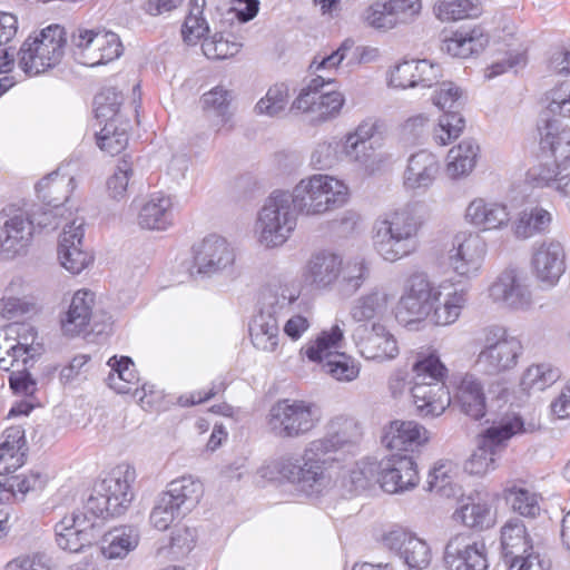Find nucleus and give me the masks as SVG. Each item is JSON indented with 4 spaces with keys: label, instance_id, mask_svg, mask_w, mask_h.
I'll return each instance as SVG.
<instances>
[{
    "label": "nucleus",
    "instance_id": "39448f33",
    "mask_svg": "<svg viewBox=\"0 0 570 570\" xmlns=\"http://www.w3.org/2000/svg\"><path fill=\"white\" fill-rule=\"evenodd\" d=\"M289 195L298 214L321 215L345 203L347 187L332 176L317 174L302 179Z\"/></svg>",
    "mask_w": 570,
    "mask_h": 570
},
{
    "label": "nucleus",
    "instance_id": "4d7b16f0",
    "mask_svg": "<svg viewBox=\"0 0 570 570\" xmlns=\"http://www.w3.org/2000/svg\"><path fill=\"white\" fill-rule=\"evenodd\" d=\"M466 303L465 294L463 292H454L446 297L443 304L432 308L431 318L436 325H450L454 323Z\"/></svg>",
    "mask_w": 570,
    "mask_h": 570
},
{
    "label": "nucleus",
    "instance_id": "7ed1b4c3",
    "mask_svg": "<svg viewBox=\"0 0 570 570\" xmlns=\"http://www.w3.org/2000/svg\"><path fill=\"white\" fill-rule=\"evenodd\" d=\"M413 385L411 394L421 416H439L451 403L444 379L448 368L435 354L419 358L412 366Z\"/></svg>",
    "mask_w": 570,
    "mask_h": 570
},
{
    "label": "nucleus",
    "instance_id": "cd10ccee",
    "mask_svg": "<svg viewBox=\"0 0 570 570\" xmlns=\"http://www.w3.org/2000/svg\"><path fill=\"white\" fill-rule=\"evenodd\" d=\"M439 173L438 157L428 150H420L407 159L403 175L404 187L412 191H425L433 185Z\"/></svg>",
    "mask_w": 570,
    "mask_h": 570
},
{
    "label": "nucleus",
    "instance_id": "680f3d73",
    "mask_svg": "<svg viewBox=\"0 0 570 570\" xmlns=\"http://www.w3.org/2000/svg\"><path fill=\"white\" fill-rule=\"evenodd\" d=\"M33 365L22 364L12 366L9 374V386L17 395L30 396L37 390V382L31 376L29 368Z\"/></svg>",
    "mask_w": 570,
    "mask_h": 570
},
{
    "label": "nucleus",
    "instance_id": "0eeeda50",
    "mask_svg": "<svg viewBox=\"0 0 570 570\" xmlns=\"http://www.w3.org/2000/svg\"><path fill=\"white\" fill-rule=\"evenodd\" d=\"M320 407L304 400L283 399L275 402L266 416L269 432L278 439H298L321 422Z\"/></svg>",
    "mask_w": 570,
    "mask_h": 570
},
{
    "label": "nucleus",
    "instance_id": "72a5a7b5",
    "mask_svg": "<svg viewBox=\"0 0 570 570\" xmlns=\"http://www.w3.org/2000/svg\"><path fill=\"white\" fill-rule=\"evenodd\" d=\"M489 42V37L481 27L471 29H460L452 37L444 39L442 51L452 57L469 58L474 53L481 52Z\"/></svg>",
    "mask_w": 570,
    "mask_h": 570
},
{
    "label": "nucleus",
    "instance_id": "13d9d810",
    "mask_svg": "<svg viewBox=\"0 0 570 570\" xmlns=\"http://www.w3.org/2000/svg\"><path fill=\"white\" fill-rule=\"evenodd\" d=\"M185 514L179 508L173 504L170 499L160 494L150 512V523L159 531H165L174 522L175 519L181 518Z\"/></svg>",
    "mask_w": 570,
    "mask_h": 570
},
{
    "label": "nucleus",
    "instance_id": "c756f323",
    "mask_svg": "<svg viewBox=\"0 0 570 570\" xmlns=\"http://www.w3.org/2000/svg\"><path fill=\"white\" fill-rule=\"evenodd\" d=\"M393 298L387 289L375 286L353 301L350 316L356 323L379 322L387 314Z\"/></svg>",
    "mask_w": 570,
    "mask_h": 570
},
{
    "label": "nucleus",
    "instance_id": "0e129e2a",
    "mask_svg": "<svg viewBox=\"0 0 570 570\" xmlns=\"http://www.w3.org/2000/svg\"><path fill=\"white\" fill-rule=\"evenodd\" d=\"M239 45L224 39L222 33L205 38L202 43L204 55L209 59H227L239 51Z\"/></svg>",
    "mask_w": 570,
    "mask_h": 570
},
{
    "label": "nucleus",
    "instance_id": "6ab92c4d",
    "mask_svg": "<svg viewBox=\"0 0 570 570\" xmlns=\"http://www.w3.org/2000/svg\"><path fill=\"white\" fill-rule=\"evenodd\" d=\"M444 562L449 570H488L489 562L483 541H473L460 533L445 546Z\"/></svg>",
    "mask_w": 570,
    "mask_h": 570
},
{
    "label": "nucleus",
    "instance_id": "8fccbe9b",
    "mask_svg": "<svg viewBox=\"0 0 570 570\" xmlns=\"http://www.w3.org/2000/svg\"><path fill=\"white\" fill-rule=\"evenodd\" d=\"M22 325H8L0 330V370L9 371L14 365H21L20 356L26 353L24 350L17 347L14 334L23 330Z\"/></svg>",
    "mask_w": 570,
    "mask_h": 570
},
{
    "label": "nucleus",
    "instance_id": "7c9ffc66",
    "mask_svg": "<svg viewBox=\"0 0 570 570\" xmlns=\"http://www.w3.org/2000/svg\"><path fill=\"white\" fill-rule=\"evenodd\" d=\"M455 400L461 411L473 420H480L485 415L484 387L475 375L465 373L460 377L456 384Z\"/></svg>",
    "mask_w": 570,
    "mask_h": 570
},
{
    "label": "nucleus",
    "instance_id": "6e6d98bb",
    "mask_svg": "<svg viewBox=\"0 0 570 570\" xmlns=\"http://www.w3.org/2000/svg\"><path fill=\"white\" fill-rule=\"evenodd\" d=\"M342 274L338 281V289L344 295H352L370 276V268L366 263L362 261L348 262L344 267L341 266Z\"/></svg>",
    "mask_w": 570,
    "mask_h": 570
},
{
    "label": "nucleus",
    "instance_id": "09e8293b",
    "mask_svg": "<svg viewBox=\"0 0 570 570\" xmlns=\"http://www.w3.org/2000/svg\"><path fill=\"white\" fill-rule=\"evenodd\" d=\"M128 124L106 122L96 134L98 147L111 156L121 153L128 144Z\"/></svg>",
    "mask_w": 570,
    "mask_h": 570
},
{
    "label": "nucleus",
    "instance_id": "bf43d9fd",
    "mask_svg": "<svg viewBox=\"0 0 570 570\" xmlns=\"http://www.w3.org/2000/svg\"><path fill=\"white\" fill-rule=\"evenodd\" d=\"M94 45L100 50V60L108 63L122 55V43L117 33L107 30H95Z\"/></svg>",
    "mask_w": 570,
    "mask_h": 570
},
{
    "label": "nucleus",
    "instance_id": "338daca9",
    "mask_svg": "<svg viewBox=\"0 0 570 570\" xmlns=\"http://www.w3.org/2000/svg\"><path fill=\"white\" fill-rule=\"evenodd\" d=\"M344 154L346 158L362 167L371 168L376 158L374 144H365L364 141L355 142L345 140Z\"/></svg>",
    "mask_w": 570,
    "mask_h": 570
},
{
    "label": "nucleus",
    "instance_id": "ea45409f",
    "mask_svg": "<svg viewBox=\"0 0 570 570\" xmlns=\"http://www.w3.org/2000/svg\"><path fill=\"white\" fill-rule=\"evenodd\" d=\"M202 493L200 482L193 480L190 476H183L171 481L161 494L170 499L173 504L186 514L198 503Z\"/></svg>",
    "mask_w": 570,
    "mask_h": 570
},
{
    "label": "nucleus",
    "instance_id": "a19ab883",
    "mask_svg": "<svg viewBox=\"0 0 570 570\" xmlns=\"http://www.w3.org/2000/svg\"><path fill=\"white\" fill-rule=\"evenodd\" d=\"M456 466L449 460L438 461L429 472L426 490L440 497L454 498L461 493V488L453 481Z\"/></svg>",
    "mask_w": 570,
    "mask_h": 570
},
{
    "label": "nucleus",
    "instance_id": "5fc2aeb1",
    "mask_svg": "<svg viewBox=\"0 0 570 570\" xmlns=\"http://www.w3.org/2000/svg\"><path fill=\"white\" fill-rule=\"evenodd\" d=\"M288 88L284 83L272 86L266 95L258 100L255 106L257 115H266L268 117L279 116L286 110L288 105Z\"/></svg>",
    "mask_w": 570,
    "mask_h": 570
},
{
    "label": "nucleus",
    "instance_id": "a211bd4d",
    "mask_svg": "<svg viewBox=\"0 0 570 570\" xmlns=\"http://www.w3.org/2000/svg\"><path fill=\"white\" fill-rule=\"evenodd\" d=\"M353 337L361 355L366 360L391 361L400 353L396 338L380 322L358 325Z\"/></svg>",
    "mask_w": 570,
    "mask_h": 570
},
{
    "label": "nucleus",
    "instance_id": "a878e982",
    "mask_svg": "<svg viewBox=\"0 0 570 570\" xmlns=\"http://www.w3.org/2000/svg\"><path fill=\"white\" fill-rule=\"evenodd\" d=\"M442 77L441 67L428 59L410 60L399 63L391 75V85L399 88L417 86L430 88L439 83Z\"/></svg>",
    "mask_w": 570,
    "mask_h": 570
},
{
    "label": "nucleus",
    "instance_id": "e433bc0d",
    "mask_svg": "<svg viewBox=\"0 0 570 570\" xmlns=\"http://www.w3.org/2000/svg\"><path fill=\"white\" fill-rule=\"evenodd\" d=\"M480 147L471 138L463 139L448 154L446 174L452 179L468 176L476 165Z\"/></svg>",
    "mask_w": 570,
    "mask_h": 570
},
{
    "label": "nucleus",
    "instance_id": "37998d69",
    "mask_svg": "<svg viewBox=\"0 0 570 570\" xmlns=\"http://www.w3.org/2000/svg\"><path fill=\"white\" fill-rule=\"evenodd\" d=\"M95 30L77 28L70 36V50L75 60L83 66L96 67L104 65L100 50L94 45Z\"/></svg>",
    "mask_w": 570,
    "mask_h": 570
},
{
    "label": "nucleus",
    "instance_id": "c9c22d12",
    "mask_svg": "<svg viewBox=\"0 0 570 570\" xmlns=\"http://www.w3.org/2000/svg\"><path fill=\"white\" fill-rule=\"evenodd\" d=\"M501 547L504 561L533 551V546L527 533L525 525L520 519H510L502 527Z\"/></svg>",
    "mask_w": 570,
    "mask_h": 570
},
{
    "label": "nucleus",
    "instance_id": "4be33fe9",
    "mask_svg": "<svg viewBox=\"0 0 570 570\" xmlns=\"http://www.w3.org/2000/svg\"><path fill=\"white\" fill-rule=\"evenodd\" d=\"M194 254L198 273L212 275L230 266L235 254L227 240L217 235L205 237L196 247Z\"/></svg>",
    "mask_w": 570,
    "mask_h": 570
},
{
    "label": "nucleus",
    "instance_id": "f257e3e1",
    "mask_svg": "<svg viewBox=\"0 0 570 570\" xmlns=\"http://www.w3.org/2000/svg\"><path fill=\"white\" fill-rule=\"evenodd\" d=\"M422 208L420 203H409L375 222L373 244L383 259L396 262L417 249V234L424 223Z\"/></svg>",
    "mask_w": 570,
    "mask_h": 570
},
{
    "label": "nucleus",
    "instance_id": "423d86ee",
    "mask_svg": "<svg viewBox=\"0 0 570 570\" xmlns=\"http://www.w3.org/2000/svg\"><path fill=\"white\" fill-rule=\"evenodd\" d=\"M67 37L60 24H50L28 37L18 56L19 67L28 76H38L57 67L65 55Z\"/></svg>",
    "mask_w": 570,
    "mask_h": 570
},
{
    "label": "nucleus",
    "instance_id": "bb28decb",
    "mask_svg": "<svg viewBox=\"0 0 570 570\" xmlns=\"http://www.w3.org/2000/svg\"><path fill=\"white\" fill-rule=\"evenodd\" d=\"M362 436L361 426L352 417L336 416L330 421L324 436L312 441V450L323 451L330 458L346 445L355 444Z\"/></svg>",
    "mask_w": 570,
    "mask_h": 570
},
{
    "label": "nucleus",
    "instance_id": "ddd939ff",
    "mask_svg": "<svg viewBox=\"0 0 570 570\" xmlns=\"http://www.w3.org/2000/svg\"><path fill=\"white\" fill-rule=\"evenodd\" d=\"M441 292L424 273L411 275L405 291L396 307L395 317L399 323L407 326L421 322L431 315L434 304L440 299Z\"/></svg>",
    "mask_w": 570,
    "mask_h": 570
},
{
    "label": "nucleus",
    "instance_id": "f704fd0d",
    "mask_svg": "<svg viewBox=\"0 0 570 570\" xmlns=\"http://www.w3.org/2000/svg\"><path fill=\"white\" fill-rule=\"evenodd\" d=\"M341 265L340 256L327 252L317 253L306 265L305 278L316 288H327L338 279Z\"/></svg>",
    "mask_w": 570,
    "mask_h": 570
},
{
    "label": "nucleus",
    "instance_id": "58836bf2",
    "mask_svg": "<svg viewBox=\"0 0 570 570\" xmlns=\"http://www.w3.org/2000/svg\"><path fill=\"white\" fill-rule=\"evenodd\" d=\"M138 542L139 533L136 528H115L102 537L100 550L107 559H122L138 546Z\"/></svg>",
    "mask_w": 570,
    "mask_h": 570
},
{
    "label": "nucleus",
    "instance_id": "e2e57ef3",
    "mask_svg": "<svg viewBox=\"0 0 570 570\" xmlns=\"http://www.w3.org/2000/svg\"><path fill=\"white\" fill-rule=\"evenodd\" d=\"M473 4L470 0H439L434 13L441 21H455L471 16Z\"/></svg>",
    "mask_w": 570,
    "mask_h": 570
},
{
    "label": "nucleus",
    "instance_id": "9b49d317",
    "mask_svg": "<svg viewBox=\"0 0 570 570\" xmlns=\"http://www.w3.org/2000/svg\"><path fill=\"white\" fill-rule=\"evenodd\" d=\"M330 460L333 458L323 451L312 450L311 441L301 459L283 458L278 471L288 481L297 484L305 494L314 495L321 493L326 485L325 469Z\"/></svg>",
    "mask_w": 570,
    "mask_h": 570
},
{
    "label": "nucleus",
    "instance_id": "49530a36",
    "mask_svg": "<svg viewBox=\"0 0 570 570\" xmlns=\"http://www.w3.org/2000/svg\"><path fill=\"white\" fill-rule=\"evenodd\" d=\"M551 220V214L542 207L525 208L514 224V234L518 238H530L547 232Z\"/></svg>",
    "mask_w": 570,
    "mask_h": 570
},
{
    "label": "nucleus",
    "instance_id": "6e6552de",
    "mask_svg": "<svg viewBox=\"0 0 570 570\" xmlns=\"http://www.w3.org/2000/svg\"><path fill=\"white\" fill-rule=\"evenodd\" d=\"M519 415L505 417L497 425L488 428L480 436L476 450L464 464V470L472 475H484L497 468L495 456L507 448L508 441L515 434L527 432Z\"/></svg>",
    "mask_w": 570,
    "mask_h": 570
},
{
    "label": "nucleus",
    "instance_id": "2eb2a0df",
    "mask_svg": "<svg viewBox=\"0 0 570 570\" xmlns=\"http://www.w3.org/2000/svg\"><path fill=\"white\" fill-rule=\"evenodd\" d=\"M432 101L444 111L434 128L433 140L436 145L445 146L456 139L464 128V119L459 110L463 107L465 98L460 87L451 81H444L433 95Z\"/></svg>",
    "mask_w": 570,
    "mask_h": 570
},
{
    "label": "nucleus",
    "instance_id": "79ce46f5",
    "mask_svg": "<svg viewBox=\"0 0 570 570\" xmlns=\"http://www.w3.org/2000/svg\"><path fill=\"white\" fill-rule=\"evenodd\" d=\"M298 298V294L288 287H278L263 292L261 298V308L257 315L266 318H279L285 316L292 304Z\"/></svg>",
    "mask_w": 570,
    "mask_h": 570
},
{
    "label": "nucleus",
    "instance_id": "052dcab7",
    "mask_svg": "<svg viewBox=\"0 0 570 570\" xmlns=\"http://www.w3.org/2000/svg\"><path fill=\"white\" fill-rule=\"evenodd\" d=\"M1 446L8 453L9 459L14 461L10 465L6 466V469H16L20 466L23 463L22 459L24 456V431L20 426H12L6 430L4 441L1 443Z\"/></svg>",
    "mask_w": 570,
    "mask_h": 570
},
{
    "label": "nucleus",
    "instance_id": "3c124183",
    "mask_svg": "<svg viewBox=\"0 0 570 570\" xmlns=\"http://www.w3.org/2000/svg\"><path fill=\"white\" fill-rule=\"evenodd\" d=\"M122 101L124 97L121 92L117 91L115 88H105L96 95L94 100L96 118L100 121H105V124L109 121L114 124L118 122Z\"/></svg>",
    "mask_w": 570,
    "mask_h": 570
},
{
    "label": "nucleus",
    "instance_id": "4468645a",
    "mask_svg": "<svg viewBox=\"0 0 570 570\" xmlns=\"http://www.w3.org/2000/svg\"><path fill=\"white\" fill-rule=\"evenodd\" d=\"M342 338L343 331L338 325H334L308 345L305 354L308 360L322 363L323 370L337 381L350 382L357 377L360 368L350 356L332 352V348H336Z\"/></svg>",
    "mask_w": 570,
    "mask_h": 570
},
{
    "label": "nucleus",
    "instance_id": "c03bdc74",
    "mask_svg": "<svg viewBox=\"0 0 570 570\" xmlns=\"http://www.w3.org/2000/svg\"><path fill=\"white\" fill-rule=\"evenodd\" d=\"M253 345L264 352H275L279 346V323L275 318L256 315L249 325Z\"/></svg>",
    "mask_w": 570,
    "mask_h": 570
},
{
    "label": "nucleus",
    "instance_id": "4c0bfd02",
    "mask_svg": "<svg viewBox=\"0 0 570 570\" xmlns=\"http://www.w3.org/2000/svg\"><path fill=\"white\" fill-rule=\"evenodd\" d=\"M381 463L374 458H366L355 463L343 478L342 485L351 495H357L379 482Z\"/></svg>",
    "mask_w": 570,
    "mask_h": 570
},
{
    "label": "nucleus",
    "instance_id": "69168bd1",
    "mask_svg": "<svg viewBox=\"0 0 570 570\" xmlns=\"http://www.w3.org/2000/svg\"><path fill=\"white\" fill-rule=\"evenodd\" d=\"M132 174L131 163L126 159L119 161L114 175L107 181L108 191L112 198L119 200L126 197L127 187Z\"/></svg>",
    "mask_w": 570,
    "mask_h": 570
},
{
    "label": "nucleus",
    "instance_id": "dca6fc26",
    "mask_svg": "<svg viewBox=\"0 0 570 570\" xmlns=\"http://www.w3.org/2000/svg\"><path fill=\"white\" fill-rule=\"evenodd\" d=\"M381 543L397 557L407 570H424L431 563L432 552L429 544L403 528H393L385 532Z\"/></svg>",
    "mask_w": 570,
    "mask_h": 570
},
{
    "label": "nucleus",
    "instance_id": "aec40b11",
    "mask_svg": "<svg viewBox=\"0 0 570 570\" xmlns=\"http://www.w3.org/2000/svg\"><path fill=\"white\" fill-rule=\"evenodd\" d=\"M494 303L513 311H527L532 306V293L517 269H504L489 287Z\"/></svg>",
    "mask_w": 570,
    "mask_h": 570
},
{
    "label": "nucleus",
    "instance_id": "f8f14e48",
    "mask_svg": "<svg viewBox=\"0 0 570 570\" xmlns=\"http://www.w3.org/2000/svg\"><path fill=\"white\" fill-rule=\"evenodd\" d=\"M35 235V220L27 206L8 205L0 210V256L24 254Z\"/></svg>",
    "mask_w": 570,
    "mask_h": 570
},
{
    "label": "nucleus",
    "instance_id": "864d4df0",
    "mask_svg": "<svg viewBox=\"0 0 570 570\" xmlns=\"http://www.w3.org/2000/svg\"><path fill=\"white\" fill-rule=\"evenodd\" d=\"M560 377V371L550 364H537L529 366L522 375L523 390L543 391Z\"/></svg>",
    "mask_w": 570,
    "mask_h": 570
},
{
    "label": "nucleus",
    "instance_id": "f03ea898",
    "mask_svg": "<svg viewBox=\"0 0 570 570\" xmlns=\"http://www.w3.org/2000/svg\"><path fill=\"white\" fill-rule=\"evenodd\" d=\"M539 134L541 149L550 151L554 163L531 169L529 176L538 187H551L559 195L570 197V129L559 131L557 122L547 119Z\"/></svg>",
    "mask_w": 570,
    "mask_h": 570
},
{
    "label": "nucleus",
    "instance_id": "1a4fd4ad",
    "mask_svg": "<svg viewBox=\"0 0 570 570\" xmlns=\"http://www.w3.org/2000/svg\"><path fill=\"white\" fill-rule=\"evenodd\" d=\"M288 191L274 190L258 213L256 232L258 240L266 247L283 245L296 227Z\"/></svg>",
    "mask_w": 570,
    "mask_h": 570
},
{
    "label": "nucleus",
    "instance_id": "de8ad7c7",
    "mask_svg": "<svg viewBox=\"0 0 570 570\" xmlns=\"http://www.w3.org/2000/svg\"><path fill=\"white\" fill-rule=\"evenodd\" d=\"M546 98L548 100L547 111L541 116L538 128L546 127V120L556 121L558 128H560L559 121L556 119H551L550 116H562L570 117V82H561L554 88H552L549 92H547ZM562 129H559L561 131Z\"/></svg>",
    "mask_w": 570,
    "mask_h": 570
},
{
    "label": "nucleus",
    "instance_id": "f3484780",
    "mask_svg": "<svg viewBox=\"0 0 570 570\" xmlns=\"http://www.w3.org/2000/svg\"><path fill=\"white\" fill-rule=\"evenodd\" d=\"M95 294L88 289H80L76 292L71 298L68 309L61 316L60 324L65 335L77 336L88 331L92 322V332L102 333L111 322L101 320L98 321V314L94 312ZM108 316V321H110Z\"/></svg>",
    "mask_w": 570,
    "mask_h": 570
},
{
    "label": "nucleus",
    "instance_id": "5701e85b",
    "mask_svg": "<svg viewBox=\"0 0 570 570\" xmlns=\"http://www.w3.org/2000/svg\"><path fill=\"white\" fill-rule=\"evenodd\" d=\"M72 512L63 517L55 527L56 542L58 547L68 552H80L95 540L92 529L95 523L87 514Z\"/></svg>",
    "mask_w": 570,
    "mask_h": 570
},
{
    "label": "nucleus",
    "instance_id": "393cba45",
    "mask_svg": "<svg viewBox=\"0 0 570 570\" xmlns=\"http://www.w3.org/2000/svg\"><path fill=\"white\" fill-rule=\"evenodd\" d=\"M83 238L82 224L72 222L63 227L58 246L61 265L72 274L82 272L94 259L92 255L81 248Z\"/></svg>",
    "mask_w": 570,
    "mask_h": 570
},
{
    "label": "nucleus",
    "instance_id": "774afa93",
    "mask_svg": "<svg viewBox=\"0 0 570 570\" xmlns=\"http://www.w3.org/2000/svg\"><path fill=\"white\" fill-rule=\"evenodd\" d=\"M209 32V26L203 14L189 12L181 27L183 40L188 46H195Z\"/></svg>",
    "mask_w": 570,
    "mask_h": 570
},
{
    "label": "nucleus",
    "instance_id": "b1692460",
    "mask_svg": "<svg viewBox=\"0 0 570 570\" xmlns=\"http://www.w3.org/2000/svg\"><path fill=\"white\" fill-rule=\"evenodd\" d=\"M455 240L456 247L450 255L451 266L458 275L471 278L481 268L487 244L479 234L456 236Z\"/></svg>",
    "mask_w": 570,
    "mask_h": 570
},
{
    "label": "nucleus",
    "instance_id": "2f4dec72",
    "mask_svg": "<svg viewBox=\"0 0 570 570\" xmlns=\"http://www.w3.org/2000/svg\"><path fill=\"white\" fill-rule=\"evenodd\" d=\"M138 225L144 229L165 230L173 223V202L164 194H154L140 207Z\"/></svg>",
    "mask_w": 570,
    "mask_h": 570
},
{
    "label": "nucleus",
    "instance_id": "20e7f679",
    "mask_svg": "<svg viewBox=\"0 0 570 570\" xmlns=\"http://www.w3.org/2000/svg\"><path fill=\"white\" fill-rule=\"evenodd\" d=\"M135 480L136 471L132 466L126 464L116 468L112 474L94 490L83 505V511L77 512L87 514L89 520V515L107 519L124 514L134 498L131 484Z\"/></svg>",
    "mask_w": 570,
    "mask_h": 570
},
{
    "label": "nucleus",
    "instance_id": "9d476101",
    "mask_svg": "<svg viewBox=\"0 0 570 570\" xmlns=\"http://www.w3.org/2000/svg\"><path fill=\"white\" fill-rule=\"evenodd\" d=\"M483 347L476 360V365L488 375H498L513 368L522 354L520 340L509 335L508 330L492 324L482 330Z\"/></svg>",
    "mask_w": 570,
    "mask_h": 570
},
{
    "label": "nucleus",
    "instance_id": "a18cd8bd",
    "mask_svg": "<svg viewBox=\"0 0 570 570\" xmlns=\"http://www.w3.org/2000/svg\"><path fill=\"white\" fill-rule=\"evenodd\" d=\"M469 502L461 505L454 515L460 518L462 523L474 530H485L494 525L495 519L491 507L487 501L473 498L468 499Z\"/></svg>",
    "mask_w": 570,
    "mask_h": 570
},
{
    "label": "nucleus",
    "instance_id": "c85d7f7f",
    "mask_svg": "<svg viewBox=\"0 0 570 570\" xmlns=\"http://www.w3.org/2000/svg\"><path fill=\"white\" fill-rule=\"evenodd\" d=\"M429 439V431L417 422L395 420L384 432L382 443L390 450L413 452Z\"/></svg>",
    "mask_w": 570,
    "mask_h": 570
},
{
    "label": "nucleus",
    "instance_id": "473e14b6",
    "mask_svg": "<svg viewBox=\"0 0 570 570\" xmlns=\"http://www.w3.org/2000/svg\"><path fill=\"white\" fill-rule=\"evenodd\" d=\"M465 217L472 225L483 230L501 228L510 220L507 206L489 203L482 198H476L469 204Z\"/></svg>",
    "mask_w": 570,
    "mask_h": 570
},
{
    "label": "nucleus",
    "instance_id": "412c9836",
    "mask_svg": "<svg viewBox=\"0 0 570 570\" xmlns=\"http://www.w3.org/2000/svg\"><path fill=\"white\" fill-rule=\"evenodd\" d=\"M531 265L535 277L548 286L558 283L566 271V252L562 244L550 239L533 248Z\"/></svg>",
    "mask_w": 570,
    "mask_h": 570
},
{
    "label": "nucleus",
    "instance_id": "603ef678",
    "mask_svg": "<svg viewBox=\"0 0 570 570\" xmlns=\"http://www.w3.org/2000/svg\"><path fill=\"white\" fill-rule=\"evenodd\" d=\"M504 499L510 503L514 512L520 515L534 518L540 512V505L535 493L529 490L511 485L503 490Z\"/></svg>",
    "mask_w": 570,
    "mask_h": 570
}]
</instances>
